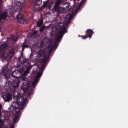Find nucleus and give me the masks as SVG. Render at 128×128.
Listing matches in <instances>:
<instances>
[{
  "label": "nucleus",
  "mask_w": 128,
  "mask_h": 128,
  "mask_svg": "<svg viewBox=\"0 0 128 128\" xmlns=\"http://www.w3.org/2000/svg\"><path fill=\"white\" fill-rule=\"evenodd\" d=\"M13 89L10 88V90H12L11 94H12L14 100L13 102H12V112L13 114H19L21 110L24 109L27 104V99L24 98L22 96L24 95L29 98L33 94V88H18L20 92L17 90L16 88Z\"/></svg>",
  "instance_id": "f257e3e1"
},
{
  "label": "nucleus",
  "mask_w": 128,
  "mask_h": 128,
  "mask_svg": "<svg viewBox=\"0 0 128 128\" xmlns=\"http://www.w3.org/2000/svg\"><path fill=\"white\" fill-rule=\"evenodd\" d=\"M62 0H56L53 7L55 11L59 14H62L64 12V9L59 6L62 2Z\"/></svg>",
  "instance_id": "f03ea898"
},
{
  "label": "nucleus",
  "mask_w": 128,
  "mask_h": 128,
  "mask_svg": "<svg viewBox=\"0 0 128 128\" xmlns=\"http://www.w3.org/2000/svg\"><path fill=\"white\" fill-rule=\"evenodd\" d=\"M57 26L58 29L60 31L56 35L62 37L65 32H66V28L64 26L62 22H59L57 24Z\"/></svg>",
  "instance_id": "7ed1b4c3"
},
{
  "label": "nucleus",
  "mask_w": 128,
  "mask_h": 128,
  "mask_svg": "<svg viewBox=\"0 0 128 128\" xmlns=\"http://www.w3.org/2000/svg\"><path fill=\"white\" fill-rule=\"evenodd\" d=\"M2 96L6 102L11 101L12 99V94L10 92H3L2 94Z\"/></svg>",
  "instance_id": "20e7f679"
},
{
  "label": "nucleus",
  "mask_w": 128,
  "mask_h": 128,
  "mask_svg": "<svg viewBox=\"0 0 128 128\" xmlns=\"http://www.w3.org/2000/svg\"><path fill=\"white\" fill-rule=\"evenodd\" d=\"M49 56H47L46 55L44 56L43 58L41 60V62L42 64L41 66V69L42 70H43L45 67L47 62L48 61Z\"/></svg>",
  "instance_id": "39448f33"
},
{
  "label": "nucleus",
  "mask_w": 128,
  "mask_h": 128,
  "mask_svg": "<svg viewBox=\"0 0 128 128\" xmlns=\"http://www.w3.org/2000/svg\"><path fill=\"white\" fill-rule=\"evenodd\" d=\"M23 15L22 14L19 13L17 16L16 17L18 19V21L21 24L26 23L27 20L23 18Z\"/></svg>",
  "instance_id": "423d86ee"
},
{
  "label": "nucleus",
  "mask_w": 128,
  "mask_h": 128,
  "mask_svg": "<svg viewBox=\"0 0 128 128\" xmlns=\"http://www.w3.org/2000/svg\"><path fill=\"white\" fill-rule=\"evenodd\" d=\"M29 65L26 68V70L24 72L23 74H22V76L23 80L26 81L27 78H25V77L27 75V74L29 73V72L30 71L31 69L32 66L30 65V63H29Z\"/></svg>",
  "instance_id": "0eeeda50"
},
{
  "label": "nucleus",
  "mask_w": 128,
  "mask_h": 128,
  "mask_svg": "<svg viewBox=\"0 0 128 128\" xmlns=\"http://www.w3.org/2000/svg\"><path fill=\"white\" fill-rule=\"evenodd\" d=\"M62 36H59L56 35L54 36V39L55 41L54 42V45L53 46V47L56 48L58 45V42H60L61 40V38Z\"/></svg>",
  "instance_id": "6e6552de"
},
{
  "label": "nucleus",
  "mask_w": 128,
  "mask_h": 128,
  "mask_svg": "<svg viewBox=\"0 0 128 128\" xmlns=\"http://www.w3.org/2000/svg\"><path fill=\"white\" fill-rule=\"evenodd\" d=\"M86 34L84 36H82V38L83 39H86L88 38H90L92 37L93 31L92 30L88 29L86 31Z\"/></svg>",
  "instance_id": "1a4fd4ad"
},
{
  "label": "nucleus",
  "mask_w": 128,
  "mask_h": 128,
  "mask_svg": "<svg viewBox=\"0 0 128 128\" xmlns=\"http://www.w3.org/2000/svg\"><path fill=\"white\" fill-rule=\"evenodd\" d=\"M8 16V13L6 11L0 13V23H2V20L6 19Z\"/></svg>",
  "instance_id": "9d476101"
},
{
  "label": "nucleus",
  "mask_w": 128,
  "mask_h": 128,
  "mask_svg": "<svg viewBox=\"0 0 128 128\" xmlns=\"http://www.w3.org/2000/svg\"><path fill=\"white\" fill-rule=\"evenodd\" d=\"M70 3L69 2H64L63 4V8L64 11L65 10H69L72 8L71 6L70 5Z\"/></svg>",
  "instance_id": "9b49d317"
},
{
  "label": "nucleus",
  "mask_w": 128,
  "mask_h": 128,
  "mask_svg": "<svg viewBox=\"0 0 128 128\" xmlns=\"http://www.w3.org/2000/svg\"><path fill=\"white\" fill-rule=\"evenodd\" d=\"M18 59L19 62L22 64H24L26 62L27 60V59H26L24 57L22 52L21 53L20 56L18 58Z\"/></svg>",
  "instance_id": "f8f14e48"
},
{
  "label": "nucleus",
  "mask_w": 128,
  "mask_h": 128,
  "mask_svg": "<svg viewBox=\"0 0 128 128\" xmlns=\"http://www.w3.org/2000/svg\"><path fill=\"white\" fill-rule=\"evenodd\" d=\"M13 81H14V84L12 85L13 88H16L19 86L20 80L17 78H16L15 80L13 79Z\"/></svg>",
  "instance_id": "ddd939ff"
},
{
  "label": "nucleus",
  "mask_w": 128,
  "mask_h": 128,
  "mask_svg": "<svg viewBox=\"0 0 128 128\" xmlns=\"http://www.w3.org/2000/svg\"><path fill=\"white\" fill-rule=\"evenodd\" d=\"M45 54V52L44 50H40L38 52V56L39 58H41L43 56H44L46 55Z\"/></svg>",
  "instance_id": "4468645a"
},
{
  "label": "nucleus",
  "mask_w": 128,
  "mask_h": 128,
  "mask_svg": "<svg viewBox=\"0 0 128 128\" xmlns=\"http://www.w3.org/2000/svg\"><path fill=\"white\" fill-rule=\"evenodd\" d=\"M8 52L7 53L4 51L1 55V56L3 59H6L8 56Z\"/></svg>",
  "instance_id": "2eb2a0df"
},
{
  "label": "nucleus",
  "mask_w": 128,
  "mask_h": 128,
  "mask_svg": "<svg viewBox=\"0 0 128 128\" xmlns=\"http://www.w3.org/2000/svg\"><path fill=\"white\" fill-rule=\"evenodd\" d=\"M17 75H18V71L16 70H14L11 74L12 76L14 78H17L18 76H17Z\"/></svg>",
  "instance_id": "dca6fc26"
},
{
  "label": "nucleus",
  "mask_w": 128,
  "mask_h": 128,
  "mask_svg": "<svg viewBox=\"0 0 128 128\" xmlns=\"http://www.w3.org/2000/svg\"><path fill=\"white\" fill-rule=\"evenodd\" d=\"M8 44L6 43H4L2 44L0 47V50H5L7 47L8 46Z\"/></svg>",
  "instance_id": "f3484780"
},
{
  "label": "nucleus",
  "mask_w": 128,
  "mask_h": 128,
  "mask_svg": "<svg viewBox=\"0 0 128 128\" xmlns=\"http://www.w3.org/2000/svg\"><path fill=\"white\" fill-rule=\"evenodd\" d=\"M18 71V75H22V73L24 72V70L23 67L21 68H19L18 70H16Z\"/></svg>",
  "instance_id": "a211bd4d"
},
{
  "label": "nucleus",
  "mask_w": 128,
  "mask_h": 128,
  "mask_svg": "<svg viewBox=\"0 0 128 128\" xmlns=\"http://www.w3.org/2000/svg\"><path fill=\"white\" fill-rule=\"evenodd\" d=\"M19 120V116H14V118L13 119V124H14L15 123L18 122Z\"/></svg>",
  "instance_id": "6ab92c4d"
},
{
  "label": "nucleus",
  "mask_w": 128,
  "mask_h": 128,
  "mask_svg": "<svg viewBox=\"0 0 128 128\" xmlns=\"http://www.w3.org/2000/svg\"><path fill=\"white\" fill-rule=\"evenodd\" d=\"M43 20L42 19H41L39 20L37 23V26L40 27L43 24Z\"/></svg>",
  "instance_id": "aec40b11"
},
{
  "label": "nucleus",
  "mask_w": 128,
  "mask_h": 128,
  "mask_svg": "<svg viewBox=\"0 0 128 128\" xmlns=\"http://www.w3.org/2000/svg\"><path fill=\"white\" fill-rule=\"evenodd\" d=\"M12 40L14 42L16 41L18 38V36L14 35L12 36Z\"/></svg>",
  "instance_id": "412c9836"
},
{
  "label": "nucleus",
  "mask_w": 128,
  "mask_h": 128,
  "mask_svg": "<svg viewBox=\"0 0 128 128\" xmlns=\"http://www.w3.org/2000/svg\"><path fill=\"white\" fill-rule=\"evenodd\" d=\"M49 1L48 0H47L45 2H43V4L42 6L44 8H45L47 6L48 4L49 3Z\"/></svg>",
  "instance_id": "4be33fe9"
},
{
  "label": "nucleus",
  "mask_w": 128,
  "mask_h": 128,
  "mask_svg": "<svg viewBox=\"0 0 128 128\" xmlns=\"http://www.w3.org/2000/svg\"><path fill=\"white\" fill-rule=\"evenodd\" d=\"M42 75V74L40 72H38V73L36 75L35 78L36 79H38Z\"/></svg>",
  "instance_id": "5701e85b"
},
{
  "label": "nucleus",
  "mask_w": 128,
  "mask_h": 128,
  "mask_svg": "<svg viewBox=\"0 0 128 128\" xmlns=\"http://www.w3.org/2000/svg\"><path fill=\"white\" fill-rule=\"evenodd\" d=\"M4 76L6 79L7 80H8V79H10L11 78V76H11V74H5Z\"/></svg>",
  "instance_id": "b1692460"
},
{
  "label": "nucleus",
  "mask_w": 128,
  "mask_h": 128,
  "mask_svg": "<svg viewBox=\"0 0 128 128\" xmlns=\"http://www.w3.org/2000/svg\"><path fill=\"white\" fill-rule=\"evenodd\" d=\"M38 79H36L34 80L32 82V84L33 85V88L35 87L36 83L38 82Z\"/></svg>",
  "instance_id": "393cba45"
},
{
  "label": "nucleus",
  "mask_w": 128,
  "mask_h": 128,
  "mask_svg": "<svg viewBox=\"0 0 128 128\" xmlns=\"http://www.w3.org/2000/svg\"><path fill=\"white\" fill-rule=\"evenodd\" d=\"M4 124L3 120H0V128H2Z\"/></svg>",
  "instance_id": "a878e982"
},
{
  "label": "nucleus",
  "mask_w": 128,
  "mask_h": 128,
  "mask_svg": "<svg viewBox=\"0 0 128 128\" xmlns=\"http://www.w3.org/2000/svg\"><path fill=\"white\" fill-rule=\"evenodd\" d=\"M45 27L46 26H42L39 29L40 32H42L44 30Z\"/></svg>",
  "instance_id": "bb28decb"
},
{
  "label": "nucleus",
  "mask_w": 128,
  "mask_h": 128,
  "mask_svg": "<svg viewBox=\"0 0 128 128\" xmlns=\"http://www.w3.org/2000/svg\"><path fill=\"white\" fill-rule=\"evenodd\" d=\"M44 42L43 40H42L40 43V47L42 48L44 46Z\"/></svg>",
  "instance_id": "cd10ccee"
},
{
  "label": "nucleus",
  "mask_w": 128,
  "mask_h": 128,
  "mask_svg": "<svg viewBox=\"0 0 128 128\" xmlns=\"http://www.w3.org/2000/svg\"><path fill=\"white\" fill-rule=\"evenodd\" d=\"M37 34V32L36 30L34 31L31 34V35L32 36L36 35Z\"/></svg>",
  "instance_id": "c85d7f7f"
},
{
  "label": "nucleus",
  "mask_w": 128,
  "mask_h": 128,
  "mask_svg": "<svg viewBox=\"0 0 128 128\" xmlns=\"http://www.w3.org/2000/svg\"><path fill=\"white\" fill-rule=\"evenodd\" d=\"M25 42L23 43L22 45V46L23 47H24V48H28L29 47V46L28 45H27V44H25Z\"/></svg>",
  "instance_id": "c756f323"
},
{
  "label": "nucleus",
  "mask_w": 128,
  "mask_h": 128,
  "mask_svg": "<svg viewBox=\"0 0 128 128\" xmlns=\"http://www.w3.org/2000/svg\"><path fill=\"white\" fill-rule=\"evenodd\" d=\"M81 8V7L80 6L77 7L75 11V13H77L80 9Z\"/></svg>",
  "instance_id": "7c9ffc66"
},
{
  "label": "nucleus",
  "mask_w": 128,
  "mask_h": 128,
  "mask_svg": "<svg viewBox=\"0 0 128 128\" xmlns=\"http://www.w3.org/2000/svg\"><path fill=\"white\" fill-rule=\"evenodd\" d=\"M72 14H70L69 16H67V18H68V20L69 21L70 20L72 19Z\"/></svg>",
  "instance_id": "2f4dec72"
},
{
  "label": "nucleus",
  "mask_w": 128,
  "mask_h": 128,
  "mask_svg": "<svg viewBox=\"0 0 128 128\" xmlns=\"http://www.w3.org/2000/svg\"><path fill=\"white\" fill-rule=\"evenodd\" d=\"M42 3V1L41 0V1H39L38 2H36V3L37 5L38 6H40Z\"/></svg>",
  "instance_id": "473e14b6"
},
{
  "label": "nucleus",
  "mask_w": 128,
  "mask_h": 128,
  "mask_svg": "<svg viewBox=\"0 0 128 128\" xmlns=\"http://www.w3.org/2000/svg\"><path fill=\"white\" fill-rule=\"evenodd\" d=\"M13 54H10L9 56V58H10L9 59L10 60H12V58L13 56Z\"/></svg>",
  "instance_id": "72a5a7b5"
},
{
  "label": "nucleus",
  "mask_w": 128,
  "mask_h": 128,
  "mask_svg": "<svg viewBox=\"0 0 128 128\" xmlns=\"http://www.w3.org/2000/svg\"><path fill=\"white\" fill-rule=\"evenodd\" d=\"M77 0H73V2L75 3V2ZM86 0H82V1L81 2V3L82 4H83L85 2Z\"/></svg>",
  "instance_id": "f704fd0d"
},
{
  "label": "nucleus",
  "mask_w": 128,
  "mask_h": 128,
  "mask_svg": "<svg viewBox=\"0 0 128 128\" xmlns=\"http://www.w3.org/2000/svg\"><path fill=\"white\" fill-rule=\"evenodd\" d=\"M14 52V50L13 48L10 51V54H13Z\"/></svg>",
  "instance_id": "c9c22d12"
},
{
  "label": "nucleus",
  "mask_w": 128,
  "mask_h": 128,
  "mask_svg": "<svg viewBox=\"0 0 128 128\" xmlns=\"http://www.w3.org/2000/svg\"><path fill=\"white\" fill-rule=\"evenodd\" d=\"M54 50V48L52 46L50 48V50H50V51H52Z\"/></svg>",
  "instance_id": "e433bc0d"
},
{
  "label": "nucleus",
  "mask_w": 128,
  "mask_h": 128,
  "mask_svg": "<svg viewBox=\"0 0 128 128\" xmlns=\"http://www.w3.org/2000/svg\"><path fill=\"white\" fill-rule=\"evenodd\" d=\"M14 124L11 125L9 128H14Z\"/></svg>",
  "instance_id": "4c0bfd02"
},
{
  "label": "nucleus",
  "mask_w": 128,
  "mask_h": 128,
  "mask_svg": "<svg viewBox=\"0 0 128 128\" xmlns=\"http://www.w3.org/2000/svg\"><path fill=\"white\" fill-rule=\"evenodd\" d=\"M3 0H0V6H1L2 4Z\"/></svg>",
  "instance_id": "58836bf2"
},
{
  "label": "nucleus",
  "mask_w": 128,
  "mask_h": 128,
  "mask_svg": "<svg viewBox=\"0 0 128 128\" xmlns=\"http://www.w3.org/2000/svg\"><path fill=\"white\" fill-rule=\"evenodd\" d=\"M48 52L49 54H50L52 52V51H50V50H48Z\"/></svg>",
  "instance_id": "ea45409f"
},
{
  "label": "nucleus",
  "mask_w": 128,
  "mask_h": 128,
  "mask_svg": "<svg viewBox=\"0 0 128 128\" xmlns=\"http://www.w3.org/2000/svg\"><path fill=\"white\" fill-rule=\"evenodd\" d=\"M24 48H24V47H23L22 46V51H24Z\"/></svg>",
  "instance_id": "a19ab883"
},
{
  "label": "nucleus",
  "mask_w": 128,
  "mask_h": 128,
  "mask_svg": "<svg viewBox=\"0 0 128 128\" xmlns=\"http://www.w3.org/2000/svg\"><path fill=\"white\" fill-rule=\"evenodd\" d=\"M20 65L19 64H18V65H17V67H18V68H20Z\"/></svg>",
  "instance_id": "79ce46f5"
},
{
  "label": "nucleus",
  "mask_w": 128,
  "mask_h": 128,
  "mask_svg": "<svg viewBox=\"0 0 128 128\" xmlns=\"http://www.w3.org/2000/svg\"><path fill=\"white\" fill-rule=\"evenodd\" d=\"M32 54H30V58H32Z\"/></svg>",
  "instance_id": "37998d69"
},
{
  "label": "nucleus",
  "mask_w": 128,
  "mask_h": 128,
  "mask_svg": "<svg viewBox=\"0 0 128 128\" xmlns=\"http://www.w3.org/2000/svg\"><path fill=\"white\" fill-rule=\"evenodd\" d=\"M24 83H25L24 82L22 83V84L23 86H25V84H24Z\"/></svg>",
  "instance_id": "c03bdc74"
},
{
  "label": "nucleus",
  "mask_w": 128,
  "mask_h": 128,
  "mask_svg": "<svg viewBox=\"0 0 128 128\" xmlns=\"http://www.w3.org/2000/svg\"><path fill=\"white\" fill-rule=\"evenodd\" d=\"M41 0H36V2H38L39 1H41Z\"/></svg>",
  "instance_id": "a18cd8bd"
},
{
  "label": "nucleus",
  "mask_w": 128,
  "mask_h": 128,
  "mask_svg": "<svg viewBox=\"0 0 128 128\" xmlns=\"http://www.w3.org/2000/svg\"><path fill=\"white\" fill-rule=\"evenodd\" d=\"M51 44H52V42H51V44H50V45H51Z\"/></svg>",
  "instance_id": "49530a36"
},
{
  "label": "nucleus",
  "mask_w": 128,
  "mask_h": 128,
  "mask_svg": "<svg viewBox=\"0 0 128 128\" xmlns=\"http://www.w3.org/2000/svg\"><path fill=\"white\" fill-rule=\"evenodd\" d=\"M27 88H29V87H28Z\"/></svg>",
  "instance_id": "de8ad7c7"
},
{
  "label": "nucleus",
  "mask_w": 128,
  "mask_h": 128,
  "mask_svg": "<svg viewBox=\"0 0 128 128\" xmlns=\"http://www.w3.org/2000/svg\"><path fill=\"white\" fill-rule=\"evenodd\" d=\"M79 36H80V35H79Z\"/></svg>",
  "instance_id": "09e8293b"
}]
</instances>
